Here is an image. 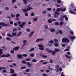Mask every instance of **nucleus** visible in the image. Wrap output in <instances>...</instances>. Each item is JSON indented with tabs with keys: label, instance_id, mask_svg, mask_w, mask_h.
<instances>
[{
	"label": "nucleus",
	"instance_id": "1",
	"mask_svg": "<svg viewBox=\"0 0 76 76\" xmlns=\"http://www.w3.org/2000/svg\"><path fill=\"white\" fill-rule=\"evenodd\" d=\"M0 25H2L3 27H7V26H10V25L9 23L6 24V23H4L3 22L0 23Z\"/></svg>",
	"mask_w": 76,
	"mask_h": 76
},
{
	"label": "nucleus",
	"instance_id": "2",
	"mask_svg": "<svg viewBox=\"0 0 76 76\" xmlns=\"http://www.w3.org/2000/svg\"><path fill=\"white\" fill-rule=\"evenodd\" d=\"M33 9V8H27L26 10L25 9H23L22 10L23 11L24 13H27L28 12V11H29L30 10H32Z\"/></svg>",
	"mask_w": 76,
	"mask_h": 76
},
{
	"label": "nucleus",
	"instance_id": "3",
	"mask_svg": "<svg viewBox=\"0 0 76 76\" xmlns=\"http://www.w3.org/2000/svg\"><path fill=\"white\" fill-rule=\"evenodd\" d=\"M38 46L39 48V50H44V46L42 45L41 44L38 45Z\"/></svg>",
	"mask_w": 76,
	"mask_h": 76
},
{
	"label": "nucleus",
	"instance_id": "4",
	"mask_svg": "<svg viewBox=\"0 0 76 76\" xmlns=\"http://www.w3.org/2000/svg\"><path fill=\"white\" fill-rule=\"evenodd\" d=\"M62 41L65 42H69V38L67 37L64 38L62 39Z\"/></svg>",
	"mask_w": 76,
	"mask_h": 76
},
{
	"label": "nucleus",
	"instance_id": "5",
	"mask_svg": "<svg viewBox=\"0 0 76 76\" xmlns=\"http://www.w3.org/2000/svg\"><path fill=\"white\" fill-rule=\"evenodd\" d=\"M9 56H10V54H8L7 55L5 54H2L1 55V57H8Z\"/></svg>",
	"mask_w": 76,
	"mask_h": 76
},
{
	"label": "nucleus",
	"instance_id": "6",
	"mask_svg": "<svg viewBox=\"0 0 76 76\" xmlns=\"http://www.w3.org/2000/svg\"><path fill=\"white\" fill-rule=\"evenodd\" d=\"M17 56L18 59L22 58V57H23L22 54H17Z\"/></svg>",
	"mask_w": 76,
	"mask_h": 76
},
{
	"label": "nucleus",
	"instance_id": "7",
	"mask_svg": "<svg viewBox=\"0 0 76 76\" xmlns=\"http://www.w3.org/2000/svg\"><path fill=\"white\" fill-rule=\"evenodd\" d=\"M45 51H48V53H52V50H49V48H46L45 49Z\"/></svg>",
	"mask_w": 76,
	"mask_h": 76
},
{
	"label": "nucleus",
	"instance_id": "8",
	"mask_svg": "<svg viewBox=\"0 0 76 76\" xmlns=\"http://www.w3.org/2000/svg\"><path fill=\"white\" fill-rule=\"evenodd\" d=\"M34 33L35 32L34 31H32V32H31L28 36L29 38H31V37L33 35V34H34Z\"/></svg>",
	"mask_w": 76,
	"mask_h": 76
},
{
	"label": "nucleus",
	"instance_id": "9",
	"mask_svg": "<svg viewBox=\"0 0 76 76\" xmlns=\"http://www.w3.org/2000/svg\"><path fill=\"white\" fill-rule=\"evenodd\" d=\"M27 65L28 67H31V66H32L33 65V64H30V63L29 62H27Z\"/></svg>",
	"mask_w": 76,
	"mask_h": 76
},
{
	"label": "nucleus",
	"instance_id": "10",
	"mask_svg": "<svg viewBox=\"0 0 76 76\" xmlns=\"http://www.w3.org/2000/svg\"><path fill=\"white\" fill-rule=\"evenodd\" d=\"M44 41V39H37L36 41V42H39V41Z\"/></svg>",
	"mask_w": 76,
	"mask_h": 76
},
{
	"label": "nucleus",
	"instance_id": "11",
	"mask_svg": "<svg viewBox=\"0 0 76 76\" xmlns=\"http://www.w3.org/2000/svg\"><path fill=\"white\" fill-rule=\"evenodd\" d=\"M19 48L18 47L16 46L13 48V50L14 51H16L17 50H19Z\"/></svg>",
	"mask_w": 76,
	"mask_h": 76
},
{
	"label": "nucleus",
	"instance_id": "12",
	"mask_svg": "<svg viewBox=\"0 0 76 76\" xmlns=\"http://www.w3.org/2000/svg\"><path fill=\"white\" fill-rule=\"evenodd\" d=\"M62 18H65V20H68V17H67V15H64L63 16H62Z\"/></svg>",
	"mask_w": 76,
	"mask_h": 76
},
{
	"label": "nucleus",
	"instance_id": "13",
	"mask_svg": "<svg viewBox=\"0 0 76 76\" xmlns=\"http://www.w3.org/2000/svg\"><path fill=\"white\" fill-rule=\"evenodd\" d=\"M69 12L71 13V14H74V15H76V13L75 12H74L73 11H72V10H71L69 11Z\"/></svg>",
	"mask_w": 76,
	"mask_h": 76
},
{
	"label": "nucleus",
	"instance_id": "14",
	"mask_svg": "<svg viewBox=\"0 0 76 76\" xmlns=\"http://www.w3.org/2000/svg\"><path fill=\"white\" fill-rule=\"evenodd\" d=\"M10 70V73H13L15 72V71L13 69H11Z\"/></svg>",
	"mask_w": 76,
	"mask_h": 76
},
{
	"label": "nucleus",
	"instance_id": "15",
	"mask_svg": "<svg viewBox=\"0 0 76 76\" xmlns=\"http://www.w3.org/2000/svg\"><path fill=\"white\" fill-rule=\"evenodd\" d=\"M48 23H51L53 22V21H52V20H51V19H49L48 20Z\"/></svg>",
	"mask_w": 76,
	"mask_h": 76
},
{
	"label": "nucleus",
	"instance_id": "16",
	"mask_svg": "<svg viewBox=\"0 0 76 76\" xmlns=\"http://www.w3.org/2000/svg\"><path fill=\"white\" fill-rule=\"evenodd\" d=\"M23 3L25 4H26L27 3H28V1L26 0H23Z\"/></svg>",
	"mask_w": 76,
	"mask_h": 76
},
{
	"label": "nucleus",
	"instance_id": "17",
	"mask_svg": "<svg viewBox=\"0 0 76 76\" xmlns=\"http://www.w3.org/2000/svg\"><path fill=\"white\" fill-rule=\"evenodd\" d=\"M6 39H7V41H12V39H11V38H10L9 37H7Z\"/></svg>",
	"mask_w": 76,
	"mask_h": 76
},
{
	"label": "nucleus",
	"instance_id": "18",
	"mask_svg": "<svg viewBox=\"0 0 76 76\" xmlns=\"http://www.w3.org/2000/svg\"><path fill=\"white\" fill-rule=\"evenodd\" d=\"M54 45L55 47H57L58 46V44L55 43L54 44Z\"/></svg>",
	"mask_w": 76,
	"mask_h": 76
},
{
	"label": "nucleus",
	"instance_id": "19",
	"mask_svg": "<svg viewBox=\"0 0 76 76\" xmlns=\"http://www.w3.org/2000/svg\"><path fill=\"white\" fill-rule=\"evenodd\" d=\"M56 30L54 28H52L50 29V31L51 32H54Z\"/></svg>",
	"mask_w": 76,
	"mask_h": 76
},
{
	"label": "nucleus",
	"instance_id": "20",
	"mask_svg": "<svg viewBox=\"0 0 76 76\" xmlns=\"http://www.w3.org/2000/svg\"><path fill=\"white\" fill-rule=\"evenodd\" d=\"M55 52H59L60 51V50L58 49L55 48Z\"/></svg>",
	"mask_w": 76,
	"mask_h": 76
},
{
	"label": "nucleus",
	"instance_id": "21",
	"mask_svg": "<svg viewBox=\"0 0 76 76\" xmlns=\"http://www.w3.org/2000/svg\"><path fill=\"white\" fill-rule=\"evenodd\" d=\"M60 9L61 10V11H62L63 12H64L65 10H66V8H64L63 9H62V8H60Z\"/></svg>",
	"mask_w": 76,
	"mask_h": 76
},
{
	"label": "nucleus",
	"instance_id": "22",
	"mask_svg": "<svg viewBox=\"0 0 76 76\" xmlns=\"http://www.w3.org/2000/svg\"><path fill=\"white\" fill-rule=\"evenodd\" d=\"M3 49L0 48V55L3 54Z\"/></svg>",
	"mask_w": 76,
	"mask_h": 76
},
{
	"label": "nucleus",
	"instance_id": "23",
	"mask_svg": "<svg viewBox=\"0 0 76 76\" xmlns=\"http://www.w3.org/2000/svg\"><path fill=\"white\" fill-rule=\"evenodd\" d=\"M55 13L58 16L60 15V13L58 12H57V11H55Z\"/></svg>",
	"mask_w": 76,
	"mask_h": 76
},
{
	"label": "nucleus",
	"instance_id": "24",
	"mask_svg": "<svg viewBox=\"0 0 76 76\" xmlns=\"http://www.w3.org/2000/svg\"><path fill=\"white\" fill-rule=\"evenodd\" d=\"M21 63L22 64H26V62L25 61V60H23L22 61Z\"/></svg>",
	"mask_w": 76,
	"mask_h": 76
},
{
	"label": "nucleus",
	"instance_id": "25",
	"mask_svg": "<svg viewBox=\"0 0 76 76\" xmlns=\"http://www.w3.org/2000/svg\"><path fill=\"white\" fill-rule=\"evenodd\" d=\"M17 34V32H12V36H15V35H16V34Z\"/></svg>",
	"mask_w": 76,
	"mask_h": 76
},
{
	"label": "nucleus",
	"instance_id": "26",
	"mask_svg": "<svg viewBox=\"0 0 76 76\" xmlns=\"http://www.w3.org/2000/svg\"><path fill=\"white\" fill-rule=\"evenodd\" d=\"M70 38V39L71 38V39H75V38H76V37L72 36L71 37V38Z\"/></svg>",
	"mask_w": 76,
	"mask_h": 76
},
{
	"label": "nucleus",
	"instance_id": "27",
	"mask_svg": "<svg viewBox=\"0 0 76 76\" xmlns=\"http://www.w3.org/2000/svg\"><path fill=\"white\" fill-rule=\"evenodd\" d=\"M49 42V43H50V44H53L54 42V41H53V40H51Z\"/></svg>",
	"mask_w": 76,
	"mask_h": 76
},
{
	"label": "nucleus",
	"instance_id": "28",
	"mask_svg": "<svg viewBox=\"0 0 76 76\" xmlns=\"http://www.w3.org/2000/svg\"><path fill=\"white\" fill-rule=\"evenodd\" d=\"M19 26H20V27H21V28H23V26L22 24H19L18 25Z\"/></svg>",
	"mask_w": 76,
	"mask_h": 76
},
{
	"label": "nucleus",
	"instance_id": "29",
	"mask_svg": "<svg viewBox=\"0 0 76 76\" xmlns=\"http://www.w3.org/2000/svg\"><path fill=\"white\" fill-rule=\"evenodd\" d=\"M52 55H53V56H54V55H55V54L56 53V52L53 51V50H52Z\"/></svg>",
	"mask_w": 76,
	"mask_h": 76
},
{
	"label": "nucleus",
	"instance_id": "30",
	"mask_svg": "<svg viewBox=\"0 0 76 76\" xmlns=\"http://www.w3.org/2000/svg\"><path fill=\"white\" fill-rule=\"evenodd\" d=\"M44 26H45V29L47 30V29H48V26H47V25H44Z\"/></svg>",
	"mask_w": 76,
	"mask_h": 76
},
{
	"label": "nucleus",
	"instance_id": "31",
	"mask_svg": "<svg viewBox=\"0 0 76 76\" xmlns=\"http://www.w3.org/2000/svg\"><path fill=\"white\" fill-rule=\"evenodd\" d=\"M58 32L59 34H63V32H62L61 30H59Z\"/></svg>",
	"mask_w": 76,
	"mask_h": 76
},
{
	"label": "nucleus",
	"instance_id": "32",
	"mask_svg": "<svg viewBox=\"0 0 76 76\" xmlns=\"http://www.w3.org/2000/svg\"><path fill=\"white\" fill-rule=\"evenodd\" d=\"M14 50H11L10 51V53H11V54H14Z\"/></svg>",
	"mask_w": 76,
	"mask_h": 76
},
{
	"label": "nucleus",
	"instance_id": "33",
	"mask_svg": "<svg viewBox=\"0 0 76 76\" xmlns=\"http://www.w3.org/2000/svg\"><path fill=\"white\" fill-rule=\"evenodd\" d=\"M64 23V22L63 21H61L60 23H59V25H63Z\"/></svg>",
	"mask_w": 76,
	"mask_h": 76
},
{
	"label": "nucleus",
	"instance_id": "34",
	"mask_svg": "<svg viewBox=\"0 0 76 76\" xmlns=\"http://www.w3.org/2000/svg\"><path fill=\"white\" fill-rule=\"evenodd\" d=\"M25 60L26 61H30V60H31V58H28V59H25Z\"/></svg>",
	"mask_w": 76,
	"mask_h": 76
},
{
	"label": "nucleus",
	"instance_id": "35",
	"mask_svg": "<svg viewBox=\"0 0 76 76\" xmlns=\"http://www.w3.org/2000/svg\"><path fill=\"white\" fill-rule=\"evenodd\" d=\"M34 48H32L29 50V52H31V51H34Z\"/></svg>",
	"mask_w": 76,
	"mask_h": 76
},
{
	"label": "nucleus",
	"instance_id": "36",
	"mask_svg": "<svg viewBox=\"0 0 76 76\" xmlns=\"http://www.w3.org/2000/svg\"><path fill=\"white\" fill-rule=\"evenodd\" d=\"M59 66L58 65H57L55 66V68L57 69H59Z\"/></svg>",
	"mask_w": 76,
	"mask_h": 76
},
{
	"label": "nucleus",
	"instance_id": "37",
	"mask_svg": "<svg viewBox=\"0 0 76 76\" xmlns=\"http://www.w3.org/2000/svg\"><path fill=\"white\" fill-rule=\"evenodd\" d=\"M55 25H58L59 23L58 22H56L55 23Z\"/></svg>",
	"mask_w": 76,
	"mask_h": 76
},
{
	"label": "nucleus",
	"instance_id": "38",
	"mask_svg": "<svg viewBox=\"0 0 76 76\" xmlns=\"http://www.w3.org/2000/svg\"><path fill=\"white\" fill-rule=\"evenodd\" d=\"M30 56L31 57H34V53H31L30 54Z\"/></svg>",
	"mask_w": 76,
	"mask_h": 76
},
{
	"label": "nucleus",
	"instance_id": "39",
	"mask_svg": "<svg viewBox=\"0 0 76 76\" xmlns=\"http://www.w3.org/2000/svg\"><path fill=\"white\" fill-rule=\"evenodd\" d=\"M52 10V9L51 8H47V10L48 11H51Z\"/></svg>",
	"mask_w": 76,
	"mask_h": 76
},
{
	"label": "nucleus",
	"instance_id": "40",
	"mask_svg": "<svg viewBox=\"0 0 76 76\" xmlns=\"http://www.w3.org/2000/svg\"><path fill=\"white\" fill-rule=\"evenodd\" d=\"M18 31V29L16 28H14L13 30V32H17Z\"/></svg>",
	"mask_w": 76,
	"mask_h": 76
},
{
	"label": "nucleus",
	"instance_id": "41",
	"mask_svg": "<svg viewBox=\"0 0 76 76\" xmlns=\"http://www.w3.org/2000/svg\"><path fill=\"white\" fill-rule=\"evenodd\" d=\"M16 1V0H12V3H15Z\"/></svg>",
	"mask_w": 76,
	"mask_h": 76
},
{
	"label": "nucleus",
	"instance_id": "42",
	"mask_svg": "<svg viewBox=\"0 0 76 76\" xmlns=\"http://www.w3.org/2000/svg\"><path fill=\"white\" fill-rule=\"evenodd\" d=\"M37 60L35 59H33V60L31 61L32 62H36Z\"/></svg>",
	"mask_w": 76,
	"mask_h": 76
},
{
	"label": "nucleus",
	"instance_id": "43",
	"mask_svg": "<svg viewBox=\"0 0 76 76\" xmlns=\"http://www.w3.org/2000/svg\"><path fill=\"white\" fill-rule=\"evenodd\" d=\"M54 41L55 42H58V40L56 39H54Z\"/></svg>",
	"mask_w": 76,
	"mask_h": 76
},
{
	"label": "nucleus",
	"instance_id": "44",
	"mask_svg": "<svg viewBox=\"0 0 76 76\" xmlns=\"http://www.w3.org/2000/svg\"><path fill=\"white\" fill-rule=\"evenodd\" d=\"M7 36L8 37H12V35H10V34H7Z\"/></svg>",
	"mask_w": 76,
	"mask_h": 76
},
{
	"label": "nucleus",
	"instance_id": "45",
	"mask_svg": "<svg viewBox=\"0 0 76 76\" xmlns=\"http://www.w3.org/2000/svg\"><path fill=\"white\" fill-rule=\"evenodd\" d=\"M42 58H47V56H45V55H42Z\"/></svg>",
	"mask_w": 76,
	"mask_h": 76
},
{
	"label": "nucleus",
	"instance_id": "46",
	"mask_svg": "<svg viewBox=\"0 0 76 76\" xmlns=\"http://www.w3.org/2000/svg\"><path fill=\"white\" fill-rule=\"evenodd\" d=\"M47 13V11H44L42 12V13L43 14H44V15H45V14Z\"/></svg>",
	"mask_w": 76,
	"mask_h": 76
},
{
	"label": "nucleus",
	"instance_id": "47",
	"mask_svg": "<svg viewBox=\"0 0 76 76\" xmlns=\"http://www.w3.org/2000/svg\"><path fill=\"white\" fill-rule=\"evenodd\" d=\"M27 31L28 32H31V30L29 28H27Z\"/></svg>",
	"mask_w": 76,
	"mask_h": 76
},
{
	"label": "nucleus",
	"instance_id": "48",
	"mask_svg": "<svg viewBox=\"0 0 76 76\" xmlns=\"http://www.w3.org/2000/svg\"><path fill=\"white\" fill-rule=\"evenodd\" d=\"M63 18H63V17H62L60 18H59L60 20H61V21L63 20Z\"/></svg>",
	"mask_w": 76,
	"mask_h": 76
},
{
	"label": "nucleus",
	"instance_id": "49",
	"mask_svg": "<svg viewBox=\"0 0 76 76\" xmlns=\"http://www.w3.org/2000/svg\"><path fill=\"white\" fill-rule=\"evenodd\" d=\"M11 17H12V18H14V17H15V15H14L13 14H12L11 15Z\"/></svg>",
	"mask_w": 76,
	"mask_h": 76
},
{
	"label": "nucleus",
	"instance_id": "50",
	"mask_svg": "<svg viewBox=\"0 0 76 76\" xmlns=\"http://www.w3.org/2000/svg\"><path fill=\"white\" fill-rule=\"evenodd\" d=\"M21 68L22 69H26V68L25 66H22L21 67Z\"/></svg>",
	"mask_w": 76,
	"mask_h": 76
},
{
	"label": "nucleus",
	"instance_id": "51",
	"mask_svg": "<svg viewBox=\"0 0 76 76\" xmlns=\"http://www.w3.org/2000/svg\"><path fill=\"white\" fill-rule=\"evenodd\" d=\"M57 2L58 3H61V0H58L57 1Z\"/></svg>",
	"mask_w": 76,
	"mask_h": 76
},
{
	"label": "nucleus",
	"instance_id": "52",
	"mask_svg": "<svg viewBox=\"0 0 76 76\" xmlns=\"http://www.w3.org/2000/svg\"><path fill=\"white\" fill-rule=\"evenodd\" d=\"M23 56L24 57H26V56H28V55L27 54H23Z\"/></svg>",
	"mask_w": 76,
	"mask_h": 76
},
{
	"label": "nucleus",
	"instance_id": "53",
	"mask_svg": "<svg viewBox=\"0 0 76 76\" xmlns=\"http://www.w3.org/2000/svg\"><path fill=\"white\" fill-rule=\"evenodd\" d=\"M65 51H70V49H66L65 50Z\"/></svg>",
	"mask_w": 76,
	"mask_h": 76
},
{
	"label": "nucleus",
	"instance_id": "54",
	"mask_svg": "<svg viewBox=\"0 0 76 76\" xmlns=\"http://www.w3.org/2000/svg\"><path fill=\"white\" fill-rule=\"evenodd\" d=\"M56 10L57 12H60V9L59 8H58Z\"/></svg>",
	"mask_w": 76,
	"mask_h": 76
},
{
	"label": "nucleus",
	"instance_id": "55",
	"mask_svg": "<svg viewBox=\"0 0 76 76\" xmlns=\"http://www.w3.org/2000/svg\"><path fill=\"white\" fill-rule=\"evenodd\" d=\"M33 19H34V20H33L34 22H36V21H37V19H36V18H33Z\"/></svg>",
	"mask_w": 76,
	"mask_h": 76
},
{
	"label": "nucleus",
	"instance_id": "56",
	"mask_svg": "<svg viewBox=\"0 0 76 76\" xmlns=\"http://www.w3.org/2000/svg\"><path fill=\"white\" fill-rule=\"evenodd\" d=\"M50 63L53 64V60L51 59L50 60Z\"/></svg>",
	"mask_w": 76,
	"mask_h": 76
},
{
	"label": "nucleus",
	"instance_id": "57",
	"mask_svg": "<svg viewBox=\"0 0 76 76\" xmlns=\"http://www.w3.org/2000/svg\"><path fill=\"white\" fill-rule=\"evenodd\" d=\"M34 15L35 14L33 13H31L30 15V16H34Z\"/></svg>",
	"mask_w": 76,
	"mask_h": 76
},
{
	"label": "nucleus",
	"instance_id": "58",
	"mask_svg": "<svg viewBox=\"0 0 76 76\" xmlns=\"http://www.w3.org/2000/svg\"><path fill=\"white\" fill-rule=\"evenodd\" d=\"M17 76V74H14L12 75V76Z\"/></svg>",
	"mask_w": 76,
	"mask_h": 76
},
{
	"label": "nucleus",
	"instance_id": "59",
	"mask_svg": "<svg viewBox=\"0 0 76 76\" xmlns=\"http://www.w3.org/2000/svg\"><path fill=\"white\" fill-rule=\"evenodd\" d=\"M20 16V15L19 14H17L16 15V17H19Z\"/></svg>",
	"mask_w": 76,
	"mask_h": 76
},
{
	"label": "nucleus",
	"instance_id": "60",
	"mask_svg": "<svg viewBox=\"0 0 76 76\" xmlns=\"http://www.w3.org/2000/svg\"><path fill=\"white\" fill-rule=\"evenodd\" d=\"M26 72H29V70L28 69H26L25 71Z\"/></svg>",
	"mask_w": 76,
	"mask_h": 76
},
{
	"label": "nucleus",
	"instance_id": "61",
	"mask_svg": "<svg viewBox=\"0 0 76 76\" xmlns=\"http://www.w3.org/2000/svg\"><path fill=\"white\" fill-rule=\"evenodd\" d=\"M7 70L6 69L2 71L3 73H6Z\"/></svg>",
	"mask_w": 76,
	"mask_h": 76
},
{
	"label": "nucleus",
	"instance_id": "62",
	"mask_svg": "<svg viewBox=\"0 0 76 76\" xmlns=\"http://www.w3.org/2000/svg\"><path fill=\"white\" fill-rule=\"evenodd\" d=\"M24 15L25 16H28V13H25Z\"/></svg>",
	"mask_w": 76,
	"mask_h": 76
},
{
	"label": "nucleus",
	"instance_id": "63",
	"mask_svg": "<svg viewBox=\"0 0 76 76\" xmlns=\"http://www.w3.org/2000/svg\"><path fill=\"white\" fill-rule=\"evenodd\" d=\"M42 76H48V75H46L45 74H42Z\"/></svg>",
	"mask_w": 76,
	"mask_h": 76
},
{
	"label": "nucleus",
	"instance_id": "64",
	"mask_svg": "<svg viewBox=\"0 0 76 76\" xmlns=\"http://www.w3.org/2000/svg\"><path fill=\"white\" fill-rule=\"evenodd\" d=\"M61 76H65V75H63V72H62L61 73Z\"/></svg>",
	"mask_w": 76,
	"mask_h": 76
}]
</instances>
